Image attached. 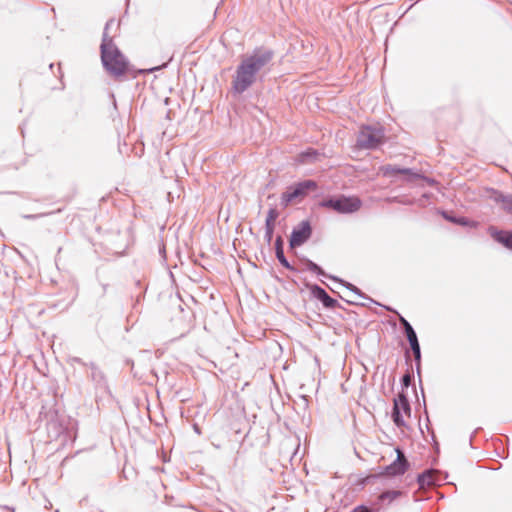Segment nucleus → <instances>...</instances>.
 <instances>
[{
    "label": "nucleus",
    "instance_id": "nucleus-6",
    "mask_svg": "<svg viewBox=\"0 0 512 512\" xmlns=\"http://www.w3.org/2000/svg\"><path fill=\"white\" fill-rule=\"evenodd\" d=\"M403 414L410 417L411 407L406 395L404 393H400L398 394V397L394 399L392 411L393 422L398 427H402L405 425Z\"/></svg>",
    "mask_w": 512,
    "mask_h": 512
},
{
    "label": "nucleus",
    "instance_id": "nucleus-13",
    "mask_svg": "<svg viewBox=\"0 0 512 512\" xmlns=\"http://www.w3.org/2000/svg\"><path fill=\"white\" fill-rule=\"evenodd\" d=\"M275 252L278 261L287 269H292L289 262L287 261L283 251V240L281 236H278L275 241Z\"/></svg>",
    "mask_w": 512,
    "mask_h": 512
},
{
    "label": "nucleus",
    "instance_id": "nucleus-18",
    "mask_svg": "<svg viewBox=\"0 0 512 512\" xmlns=\"http://www.w3.org/2000/svg\"><path fill=\"white\" fill-rule=\"evenodd\" d=\"M318 153L315 150H307L299 155V161L308 163L317 157Z\"/></svg>",
    "mask_w": 512,
    "mask_h": 512
},
{
    "label": "nucleus",
    "instance_id": "nucleus-7",
    "mask_svg": "<svg viewBox=\"0 0 512 512\" xmlns=\"http://www.w3.org/2000/svg\"><path fill=\"white\" fill-rule=\"evenodd\" d=\"M380 172L385 177H393L396 174H404L408 176V181H413L415 179H424L429 185L434 184V180L423 177L421 174L414 172L412 169L409 168H399L397 166L393 165H385L380 167Z\"/></svg>",
    "mask_w": 512,
    "mask_h": 512
},
{
    "label": "nucleus",
    "instance_id": "nucleus-20",
    "mask_svg": "<svg viewBox=\"0 0 512 512\" xmlns=\"http://www.w3.org/2000/svg\"><path fill=\"white\" fill-rule=\"evenodd\" d=\"M274 227L265 226V239L268 243L271 242L273 237Z\"/></svg>",
    "mask_w": 512,
    "mask_h": 512
},
{
    "label": "nucleus",
    "instance_id": "nucleus-12",
    "mask_svg": "<svg viewBox=\"0 0 512 512\" xmlns=\"http://www.w3.org/2000/svg\"><path fill=\"white\" fill-rule=\"evenodd\" d=\"M491 236L509 250H512V232H502L491 229Z\"/></svg>",
    "mask_w": 512,
    "mask_h": 512
},
{
    "label": "nucleus",
    "instance_id": "nucleus-22",
    "mask_svg": "<svg viewBox=\"0 0 512 512\" xmlns=\"http://www.w3.org/2000/svg\"><path fill=\"white\" fill-rule=\"evenodd\" d=\"M412 351H413V354H414V357H415L416 362L419 364L420 359H421V351H420V347H418V348H412ZM417 369L419 370V365L417 366Z\"/></svg>",
    "mask_w": 512,
    "mask_h": 512
},
{
    "label": "nucleus",
    "instance_id": "nucleus-15",
    "mask_svg": "<svg viewBox=\"0 0 512 512\" xmlns=\"http://www.w3.org/2000/svg\"><path fill=\"white\" fill-rule=\"evenodd\" d=\"M305 266L307 268V270H309L310 272H313L319 276H325V277H328L330 275H327L324 270L316 263H314L313 261L311 260H306L305 262Z\"/></svg>",
    "mask_w": 512,
    "mask_h": 512
},
{
    "label": "nucleus",
    "instance_id": "nucleus-26",
    "mask_svg": "<svg viewBox=\"0 0 512 512\" xmlns=\"http://www.w3.org/2000/svg\"><path fill=\"white\" fill-rule=\"evenodd\" d=\"M352 512H370L365 506H358Z\"/></svg>",
    "mask_w": 512,
    "mask_h": 512
},
{
    "label": "nucleus",
    "instance_id": "nucleus-16",
    "mask_svg": "<svg viewBox=\"0 0 512 512\" xmlns=\"http://www.w3.org/2000/svg\"><path fill=\"white\" fill-rule=\"evenodd\" d=\"M329 278L332 279L333 281H336V282L340 283L341 285L345 286L348 290H350L356 296L362 297V293H361L360 289L357 288L356 286H354L353 284H351L349 282H345L335 276H329Z\"/></svg>",
    "mask_w": 512,
    "mask_h": 512
},
{
    "label": "nucleus",
    "instance_id": "nucleus-4",
    "mask_svg": "<svg viewBox=\"0 0 512 512\" xmlns=\"http://www.w3.org/2000/svg\"><path fill=\"white\" fill-rule=\"evenodd\" d=\"M322 206L331 208L341 214H349L359 210L361 201L357 197L340 196L323 201Z\"/></svg>",
    "mask_w": 512,
    "mask_h": 512
},
{
    "label": "nucleus",
    "instance_id": "nucleus-21",
    "mask_svg": "<svg viewBox=\"0 0 512 512\" xmlns=\"http://www.w3.org/2000/svg\"><path fill=\"white\" fill-rule=\"evenodd\" d=\"M405 334L407 336L408 341L417 339V335L413 327L409 329L407 328V330H405Z\"/></svg>",
    "mask_w": 512,
    "mask_h": 512
},
{
    "label": "nucleus",
    "instance_id": "nucleus-25",
    "mask_svg": "<svg viewBox=\"0 0 512 512\" xmlns=\"http://www.w3.org/2000/svg\"><path fill=\"white\" fill-rule=\"evenodd\" d=\"M402 383L405 387H408L411 383V376L409 374H405L402 378Z\"/></svg>",
    "mask_w": 512,
    "mask_h": 512
},
{
    "label": "nucleus",
    "instance_id": "nucleus-24",
    "mask_svg": "<svg viewBox=\"0 0 512 512\" xmlns=\"http://www.w3.org/2000/svg\"><path fill=\"white\" fill-rule=\"evenodd\" d=\"M400 323L402 324L403 328H404V331L407 330V328H411V324L402 316H400Z\"/></svg>",
    "mask_w": 512,
    "mask_h": 512
},
{
    "label": "nucleus",
    "instance_id": "nucleus-8",
    "mask_svg": "<svg viewBox=\"0 0 512 512\" xmlns=\"http://www.w3.org/2000/svg\"><path fill=\"white\" fill-rule=\"evenodd\" d=\"M312 229L308 221H302L295 227L290 236V246L292 248L303 245L311 236Z\"/></svg>",
    "mask_w": 512,
    "mask_h": 512
},
{
    "label": "nucleus",
    "instance_id": "nucleus-23",
    "mask_svg": "<svg viewBox=\"0 0 512 512\" xmlns=\"http://www.w3.org/2000/svg\"><path fill=\"white\" fill-rule=\"evenodd\" d=\"M447 219H449L450 221L452 222H455V223H458V224H461V225H467L468 224V220L465 219V218H450V217H447L445 216Z\"/></svg>",
    "mask_w": 512,
    "mask_h": 512
},
{
    "label": "nucleus",
    "instance_id": "nucleus-11",
    "mask_svg": "<svg viewBox=\"0 0 512 512\" xmlns=\"http://www.w3.org/2000/svg\"><path fill=\"white\" fill-rule=\"evenodd\" d=\"M312 293L317 299H319L322 302L323 306L326 308L333 309L338 304L337 300L331 298L327 294V292L320 286H317V285L313 286Z\"/></svg>",
    "mask_w": 512,
    "mask_h": 512
},
{
    "label": "nucleus",
    "instance_id": "nucleus-1",
    "mask_svg": "<svg viewBox=\"0 0 512 512\" xmlns=\"http://www.w3.org/2000/svg\"><path fill=\"white\" fill-rule=\"evenodd\" d=\"M272 53L270 51H256L252 55L242 59L238 65L232 80V92L240 95L251 87L258 73L270 62Z\"/></svg>",
    "mask_w": 512,
    "mask_h": 512
},
{
    "label": "nucleus",
    "instance_id": "nucleus-27",
    "mask_svg": "<svg viewBox=\"0 0 512 512\" xmlns=\"http://www.w3.org/2000/svg\"><path fill=\"white\" fill-rule=\"evenodd\" d=\"M409 344H410L411 349H412V348H418V347H420L419 342H418V338H417V339H415V340H410V341H409Z\"/></svg>",
    "mask_w": 512,
    "mask_h": 512
},
{
    "label": "nucleus",
    "instance_id": "nucleus-14",
    "mask_svg": "<svg viewBox=\"0 0 512 512\" xmlns=\"http://www.w3.org/2000/svg\"><path fill=\"white\" fill-rule=\"evenodd\" d=\"M436 481V472L434 470H427L418 476L420 487L434 485Z\"/></svg>",
    "mask_w": 512,
    "mask_h": 512
},
{
    "label": "nucleus",
    "instance_id": "nucleus-10",
    "mask_svg": "<svg viewBox=\"0 0 512 512\" xmlns=\"http://www.w3.org/2000/svg\"><path fill=\"white\" fill-rule=\"evenodd\" d=\"M488 198L497 204L509 214H512V194H504L497 190L489 191Z\"/></svg>",
    "mask_w": 512,
    "mask_h": 512
},
{
    "label": "nucleus",
    "instance_id": "nucleus-5",
    "mask_svg": "<svg viewBox=\"0 0 512 512\" xmlns=\"http://www.w3.org/2000/svg\"><path fill=\"white\" fill-rule=\"evenodd\" d=\"M317 189V183L313 180H305L289 187L281 196V204L286 207L296 198L307 195L309 191Z\"/></svg>",
    "mask_w": 512,
    "mask_h": 512
},
{
    "label": "nucleus",
    "instance_id": "nucleus-9",
    "mask_svg": "<svg viewBox=\"0 0 512 512\" xmlns=\"http://www.w3.org/2000/svg\"><path fill=\"white\" fill-rule=\"evenodd\" d=\"M397 458L390 465L386 466L385 471L386 474L390 476L402 475L408 469V462L403 454V452L397 448L396 449Z\"/></svg>",
    "mask_w": 512,
    "mask_h": 512
},
{
    "label": "nucleus",
    "instance_id": "nucleus-2",
    "mask_svg": "<svg viewBox=\"0 0 512 512\" xmlns=\"http://www.w3.org/2000/svg\"><path fill=\"white\" fill-rule=\"evenodd\" d=\"M113 22V20H109L105 25L102 43L100 46L101 61L105 70L111 76L118 78L126 73L128 61L114 44L113 39L108 35V29Z\"/></svg>",
    "mask_w": 512,
    "mask_h": 512
},
{
    "label": "nucleus",
    "instance_id": "nucleus-3",
    "mask_svg": "<svg viewBox=\"0 0 512 512\" xmlns=\"http://www.w3.org/2000/svg\"><path fill=\"white\" fill-rule=\"evenodd\" d=\"M384 131L381 127H363L357 137V145L362 149H376L383 143Z\"/></svg>",
    "mask_w": 512,
    "mask_h": 512
},
{
    "label": "nucleus",
    "instance_id": "nucleus-17",
    "mask_svg": "<svg viewBox=\"0 0 512 512\" xmlns=\"http://www.w3.org/2000/svg\"><path fill=\"white\" fill-rule=\"evenodd\" d=\"M278 216H279V212L277 211V209L270 208L267 212L265 226L274 227L275 226L274 223H275L276 219L278 218Z\"/></svg>",
    "mask_w": 512,
    "mask_h": 512
},
{
    "label": "nucleus",
    "instance_id": "nucleus-19",
    "mask_svg": "<svg viewBox=\"0 0 512 512\" xmlns=\"http://www.w3.org/2000/svg\"><path fill=\"white\" fill-rule=\"evenodd\" d=\"M400 495V491H386V492H383L381 495H380V499L382 501H385V500H389V501H393L394 499H396L398 496Z\"/></svg>",
    "mask_w": 512,
    "mask_h": 512
}]
</instances>
